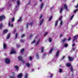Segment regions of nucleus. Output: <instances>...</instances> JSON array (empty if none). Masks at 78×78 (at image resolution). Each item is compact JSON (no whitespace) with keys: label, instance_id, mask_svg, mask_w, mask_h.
<instances>
[{"label":"nucleus","instance_id":"1","mask_svg":"<svg viewBox=\"0 0 78 78\" xmlns=\"http://www.w3.org/2000/svg\"><path fill=\"white\" fill-rule=\"evenodd\" d=\"M12 23L11 20H9L8 24L9 27H11V28L13 27V24H12Z\"/></svg>","mask_w":78,"mask_h":78},{"label":"nucleus","instance_id":"2","mask_svg":"<svg viewBox=\"0 0 78 78\" xmlns=\"http://www.w3.org/2000/svg\"><path fill=\"white\" fill-rule=\"evenodd\" d=\"M5 62L6 64H9L10 63V59L8 58H7L5 59Z\"/></svg>","mask_w":78,"mask_h":78},{"label":"nucleus","instance_id":"3","mask_svg":"<svg viewBox=\"0 0 78 78\" xmlns=\"http://www.w3.org/2000/svg\"><path fill=\"white\" fill-rule=\"evenodd\" d=\"M16 3L17 4V5L15 7L16 9H17L18 7H19V5H20V1L19 0L17 1Z\"/></svg>","mask_w":78,"mask_h":78},{"label":"nucleus","instance_id":"4","mask_svg":"<svg viewBox=\"0 0 78 78\" xmlns=\"http://www.w3.org/2000/svg\"><path fill=\"white\" fill-rule=\"evenodd\" d=\"M78 35L75 36L74 37L73 39V42H75V40H77V39H78Z\"/></svg>","mask_w":78,"mask_h":78},{"label":"nucleus","instance_id":"5","mask_svg":"<svg viewBox=\"0 0 78 78\" xmlns=\"http://www.w3.org/2000/svg\"><path fill=\"white\" fill-rule=\"evenodd\" d=\"M59 51H60L59 50H58L55 54V56L57 58H58V57L59 56Z\"/></svg>","mask_w":78,"mask_h":78},{"label":"nucleus","instance_id":"6","mask_svg":"<svg viewBox=\"0 0 78 78\" xmlns=\"http://www.w3.org/2000/svg\"><path fill=\"white\" fill-rule=\"evenodd\" d=\"M5 16L3 15L0 16V21H2V20L5 19Z\"/></svg>","mask_w":78,"mask_h":78},{"label":"nucleus","instance_id":"7","mask_svg":"<svg viewBox=\"0 0 78 78\" xmlns=\"http://www.w3.org/2000/svg\"><path fill=\"white\" fill-rule=\"evenodd\" d=\"M16 53V52L15 51L12 50L11 51L10 54H14V53Z\"/></svg>","mask_w":78,"mask_h":78},{"label":"nucleus","instance_id":"8","mask_svg":"<svg viewBox=\"0 0 78 78\" xmlns=\"http://www.w3.org/2000/svg\"><path fill=\"white\" fill-rule=\"evenodd\" d=\"M3 48L4 49H6V47H7V45H6L5 43H3Z\"/></svg>","mask_w":78,"mask_h":78},{"label":"nucleus","instance_id":"9","mask_svg":"<svg viewBox=\"0 0 78 78\" xmlns=\"http://www.w3.org/2000/svg\"><path fill=\"white\" fill-rule=\"evenodd\" d=\"M22 73H20V74L19 75H18L17 76L18 78H22Z\"/></svg>","mask_w":78,"mask_h":78},{"label":"nucleus","instance_id":"10","mask_svg":"<svg viewBox=\"0 0 78 78\" xmlns=\"http://www.w3.org/2000/svg\"><path fill=\"white\" fill-rule=\"evenodd\" d=\"M64 6L66 11H67V10H68V9L67 8V5L66 4H64Z\"/></svg>","mask_w":78,"mask_h":78},{"label":"nucleus","instance_id":"11","mask_svg":"<svg viewBox=\"0 0 78 78\" xmlns=\"http://www.w3.org/2000/svg\"><path fill=\"white\" fill-rule=\"evenodd\" d=\"M33 24V23H31L30 24L29 23H27L26 25V28H28V26L30 25H31Z\"/></svg>","mask_w":78,"mask_h":78},{"label":"nucleus","instance_id":"12","mask_svg":"<svg viewBox=\"0 0 78 78\" xmlns=\"http://www.w3.org/2000/svg\"><path fill=\"white\" fill-rule=\"evenodd\" d=\"M53 50V48H51L49 51V54L51 53Z\"/></svg>","mask_w":78,"mask_h":78},{"label":"nucleus","instance_id":"13","mask_svg":"<svg viewBox=\"0 0 78 78\" xmlns=\"http://www.w3.org/2000/svg\"><path fill=\"white\" fill-rule=\"evenodd\" d=\"M43 21H44V19H42L41 20H40V25H42L43 22Z\"/></svg>","mask_w":78,"mask_h":78},{"label":"nucleus","instance_id":"14","mask_svg":"<svg viewBox=\"0 0 78 78\" xmlns=\"http://www.w3.org/2000/svg\"><path fill=\"white\" fill-rule=\"evenodd\" d=\"M58 23V20H57L55 21V27H56L57 26Z\"/></svg>","mask_w":78,"mask_h":78},{"label":"nucleus","instance_id":"15","mask_svg":"<svg viewBox=\"0 0 78 78\" xmlns=\"http://www.w3.org/2000/svg\"><path fill=\"white\" fill-rule=\"evenodd\" d=\"M43 6H44V4L41 3L40 6V9L41 10L42 9V8H43Z\"/></svg>","mask_w":78,"mask_h":78},{"label":"nucleus","instance_id":"16","mask_svg":"<svg viewBox=\"0 0 78 78\" xmlns=\"http://www.w3.org/2000/svg\"><path fill=\"white\" fill-rule=\"evenodd\" d=\"M68 59H69V61H72V60H73V58L70 57H69Z\"/></svg>","mask_w":78,"mask_h":78},{"label":"nucleus","instance_id":"17","mask_svg":"<svg viewBox=\"0 0 78 78\" xmlns=\"http://www.w3.org/2000/svg\"><path fill=\"white\" fill-rule=\"evenodd\" d=\"M7 32H8V30H4V31H3V33H4V34H5V33H6Z\"/></svg>","mask_w":78,"mask_h":78},{"label":"nucleus","instance_id":"18","mask_svg":"<svg viewBox=\"0 0 78 78\" xmlns=\"http://www.w3.org/2000/svg\"><path fill=\"white\" fill-rule=\"evenodd\" d=\"M26 66L27 67H30V64L28 63H27L26 64Z\"/></svg>","mask_w":78,"mask_h":78},{"label":"nucleus","instance_id":"19","mask_svg":"<svg viewBox=\"0 0 78 78\" xmlns=\"http://www.w3.org/2000/svg\"><path fill=\"white\" fill-rule=\"evenodd\" d=\"M7 8V7H4V8H2L1 9V11H3V10H5Z\"/></svg>","mask_w":78,"mask_h":78},{"label":"nucleus","instance_id":"20","mask_svg":"<svg viewBox=\"0 0 78 78\" xmlns=\"http://www.w3.org/2000/svg\"><path fill=\"white\" fill-rule=\"evenodd\" d=\"M62 9H63V7H62L60 9V13H61L62 11Z\"/></svg>","mask_w":78,"mask_h":78},{"label":"nucleus","instance_id":"21","mask_svg":"<svg viewBox=\"0 0 78 78\" xmlns=\"http://www.w3.org/2000/svg\"><path fill=\"white\" fill-rule=\"evenodd\" d=\"M3 27V23H1V24H0V29H1Z\"/></svg>","mask_w":78,"mask_h":78},{"label":"nucleus","instance_id":"22","mask_svg":"<svg viewBox=\"0 0 78 78\" xmlns=\"http://www.w3.org/2000/svg\"><path fill=\"white\" fill-rule=\"evenodd\" d=\"M44 47H41V51L42 53L44 52Z\"/></svg>","mask_w":78,"mask_h":78},{"label":"nucleus","instance_id":"23","mask_svg":"<svg viewBox=\"0 0 78 78\" xmlns=\"http://www.w3.org/2000/svg\"><path fill=\"white\" fill-rule=\"evenodd\" d=\"M66 66L67 67H71V65L70 63H67L66 64Z\"/></svg>","mask_w":78,"mask_h":78},{"label":"nucleus","instance_id":"24","mask_svg":"<svg viewBox=\"0 0 78 78\" xmlns=\"http://www.w3.org/2000/svg\"><path fill=\"white\" fill-rule=\"evenodd\" d=\"M15 69H16V70H19V67H18V66H15Z\"/></svg>","mask_w":78,"mask_h":78},{"label":"nucleus","instance_id":"25","mask_svg":"<svg viewBox=\"0 0 78 78\" xmlns=\"http://www.w3.org/2000/svg\"><path fill=\"white\" fill-rule=\"evenodd\" d=\"M18 59H19L20 61H22V57H21V56H20L18 57Z\"/></svg>","mask_w":78,"mask_h":78},{"label":"nucleus","instance_id":"26","mask_svg":"<svg viewBox=\"0 0 78 78\" xmlns=\"http://www.w3.org/2000/svg\"><path fill=\"white\" fill-rule=\"evenodd\" d=\"M22 17H20L19 20H18V22H21V21H22Z\"/></svg>","mask_w":78,"mask_h":78},{"label":"nucleus","instance_id":"27","mask_svg":"<svg viewBox=\"0 0 78 78\" xmlns=\"http://www.w3.org/2000/svg\"><path fill=\"white\" fill-rule=\"evenodd\" d=\"M19 36V35L18 34L16 33V34H15V39H17V36Z\"/></svg>","mask_w":78,"mask_h":78},{"label":"nucleus","instance_id":"28","mask_svg":"<svg viewBox=\"0 0 78 78\" xmlns=\"http://www.w3.org/2000/svg\"><path fill=\"white\" fill-rule=\"evenodd\" d=\"M60 24V25H61V26H62V24H63V22L62 21H61Z\"/></svg>","mask_w":78,"mask_h":78},{"label":"nucleus","instance_id":"29","mask_svg":"<svg viewBox=\"0 0 78 78\" xmlns=\"http://www.w3.org/2000/svg\"><path fill=\"white\" fill-rule=\"evenodd\" d=\"M70 69L71 72H73V68L72 67V66L70 67Z\"/></svg>","mask_w":78,"mask_h":78},{"label":"nucleus","instance_id":"30","mask_svg":"<svg viewBox=\"0 0 78 78\" xmlns=\"http://www.w3.org/2000/svg\"><path fill=\"white\" fill-rule=\"evenodd\" d=\"M12 20V23H13V22H14V18H12L11 20Z\"/></svg>","mask_w":78,"mask_h":78},{"label":"nucleus","instance_id":"31","mask_svg":"<svg viewBox=\"0 0 78 78\" xmlns=\"http://www.w3.org/2000/svg\"><path fill=\"white\" fill-rule=\"evenodd\" d=\"M9 37H10V34H9L7 36V39H9Z\"/></svg>","mask_w":78,"mask_h":78},{"label":"nucleus","instance_id":"32","mask_svg":"<svg viewBox=\"0 0 78 78\" xmlns=\"http://www.w3.org/2000/svg\"><path fill=\"white\" fill-rule=\"evenodd\" d=\"M36 58H37V59H39V55H38V54H36Z\"/></svg>","mask_w":78,"mask_h":78},{"label":"nucleus","instance_id":"33","mask_svg":"<svg viewBox=\"0 0 78 78\" xmlns=\"http://www.w3.org/2000/svg\"><path fill=\"white\" fill-rule=\"evenodd\" d=\"M68 46V44H64V47H67Z\"/></svg>","mask_w":78,"mask_h":78},{"label":"nucleus","instance_id":"34","mask_svg":"<svg viewBox=\"0 0 78 78\" xmlns=\"http://www.w3.org/2000/svg\"><path fill=\"white\" fill-rule=\"evenodd\" d=\"M66 38H65L63 39L62 41V42H64L66 41Z\"/></svg>","mask_w":78,"mask_h":78},{"label":"nucleus","instance_id":"35","mask_svg":"<svg viewBox=\"0 0 78 78\" xmlns=\"http://www.w3.org/2000/svg\"><path fill=\"white\" fill-rule=\"evenodd\" d=\"M62 69H59V72L60 73H62Z\"/></svg>","mask_w":78,"mask_h":78},{"label":"nucleus","instance_id":"36","mask_svg":"<svg viewBox=\"0 0 78 78\" xmlns=\"http://www.w3.org/2000/svg\"><path fill=\"white\" fill-rule=\"evenodd\" d=\"M24 77L25 78H28V74H26L24 76Z\"/></svg>","mask_w":78,"mask_h":78},{"label":"nucleus","instance_id":"37","mask_svg":"<svg viewBox=\"0 0 78 78\" xmlns=\"http://www.w3.org/2000/svg\"><path fill=\"white\" fill-rule=\"evenodd\" d=\"M39 41H40V39H39L38 41L37 42V43L36 44V45H37L38 44H39Z\"/></svg>","mask_w":78,"mask_h":78},{"label":"nucleus","instance_id":"38","mask_svg":"<svg viewBox=\"0 0 78 78\" xmlns=\"http://www.w3.org/2000/svg\"><path fill=\"white\" fill-rule=\"evenodd\" d=\"M12 74L13 76H15V73L14 72H12Z\"/></svg>","mask_w":78,"mask_h":78},{"label":"nucleus","instance_id":"39","mask_svg":"<svg viewBox=\"0 0 78 78\" xmlns=\"http://www.w3.org/2000/svg\"><path fill=\"white\" fill-rule=\"evenodd\" d=\"M24 51V49H21V53H23V51Z\"/></svg>","mask_w":78,"mask_h":78},{"label":"nucleus","instance_id":"40","mask_svg":"<svg viewBox=\"0 0 78 78\" xmlns=\"http://www.w3.org/2000/svg\"><path fill=\"white\" fill-rule=\"evenodd\" d=\"M51 19H52V16H51L50 17L49 19V21H50L51 20Z\"/></svg>","mask_w":78,"mask_h":78},{"label":"nucleus","instance_id":"41","mask_svg":"<svg viewBox=\"0 0 78 78\" xmlns=\"http://www.w3.org/2000/svg\"><path fill=\"white\" fill-rule=\"evenodd\" d=\"M49 42H51V38H49Z\"/></svg>","mask_w":78,"mask_h":78},{"label":"nucleus","instance_id":"42","mask_svg":"<svg viewBox=\"0 0 78 78\" xmlns=\"http://www.w3.org/2000/svg\"><path fill=\"white\" fill-rule=\"evenodd\" d=\"M36 40H34L32 42H31V44H34V43H35V42H36Z\"/></svg>","mask_w":78,"mask_h":78},{"label":"nucleus","instance_id":"43","mask_svg":"<svg viewBox=\"0 0 78 78\" xmlns=\"http://www.w3.org/2000/svg\"><path fill=\"white\" fill-rule=\"evenodd\" d=\"M74 15H72L71 16V18L70 19V20H72V19H73V16H74Z\"/></svg>","mask_w":78,"mask_h":78},{"label":"nucleus","instance_id":"44","mask_svg":"<svg viewBox=\"0 0 78 78\" xmlns=\"http://www.w3.org/2000/svg\"><path fill=\"white\" fill-rule=\"evenodd\" d=\"M53 74H51L50 76V78H52V77H53Z\"/></svg>","mask_w":78,"mask_h":78},{"label":"nucleus","instance_id":"45","mask_svg":"<svg viewBox=\"0 0 78 78\" xmlns=\"http://www.w3.org/2000/svg\"><path fill=\"white\" fill-rule=\"evenodd\" d=\"M46 54H46V53H45L43 54V58H44V56H46Z\"/></svg>","mask_w":78,"mask_h":78},{"label":"nucleus","instance_id":"46","mask_svg":"<svg viewBox=\"0 0 78 78\" xmlns=\"http://www.w3.org/2000/svg\"><path fill=\"white\" fill-rule=\"evenodd\" d=\"M62 16H61L59 18V20H61L62 19Z\"/></svg>","mask_w":78,"mask_h":78},{"label":"nucleus","instance_id":"47","mask_svg":"<svg viewBox=\"0 0 78 78\" xmlns=\"http://www.w3.org/2000/svg\"><path fill=\"white\" fill-rule=\"evenodd\" d=\"M78 11V9H76V10L74 11V13H75L76 11Z\"/></svg>","mask_w":78,"mask_h":78},{"label":"nucleus","instance_id":"48","mask_svg":"<svg viewBox=\"0 0 78 78\" xmlns=\"http://www.w3.org/2000/svg\"><path fill=\"white\" fill-rule=\"evenodd\" d=\"M24 41V40H23V39H22V40H20V42H23Z\"/></svg>","mask_w":78,"mask_h":78},{"label":"nucleus","instance_id":"49","mask_svg":"<svg viewBox=\"0 0 78 78\" xmlns=\"http://www.w3.org/2000/svg\"><path fill=\"white\" fill-rule=\"evenodd\" d=\"M25 37V34H23L22 35L21 37Z\"/></svg>","mask_w":78,"mask_h":78},{"label":"nucleus","instance_id":"50","mask_svg":"<svg viewBox=\"0 0 78 78\" xmlns=\"http://www.w3.org/2000/svg\"><path fill=\"white\" fill-rule=\"evenodd\" d=\"M29 59H30V61H31V60H32V57H30Z\"/></svg>","mask_w":78,"mask_h":78},{"label":"nucleus","instance_id":"51","mask_svg":"<svg viewBox=\"0 0 78 78\" xmlns=\"http://www.w3.org/2000/svg\"><path fill=\"white\" fill-rule=\"evenodd\" d=\"M30 3H31V1H29L28 4H27V5H30Z\"/></svg>","mask_w":78,"mask_h":78},{"label":"nucleus","instance_id":"52","mask_svg":"<svg viewBox=\"0 0 78 78\" xmlns=\"http://www.w3.org/2000/svg\"><path fill=\"white\" fill-rule=\"evenodd\" d=\"M42 17V15H41L40 16V19H41Z\"/></svg>","mask_w":78,"mask_h":78},{"label":"nucleus","instance_id":"53","mask_svg":"<svg viewBox=\"0 0 78 78\" xmlns=\"http://www.w3.org/2000/svg\"><path fill=\"white\" fill-rule=\"evenodd\" d=\"M16 47H17V48H19V47H20V45H16Z\"/></svg>","mask_w":78,"mask_h":78},{"label":"nucleus","instance_id":"54","mask_svg":"<svg viewBox=\"0 0 78 78\" xmlns=\"http://www.w3.org/2000/svg\"><path fill=\"white\" fill-rule=\"evenodd\" d=\"M75 43H73V44L72 45V47H74V46H75Z\"/></svg>","mask_w":78,"mask_h":78},{"label":"nucleus","instance_id":"55","mask_svg":"<svg viewBox=\"0 0 78 78\" xmlns=\"http://www.w3.org/2000/svg\"><path fill=\"white\" fill-rule=\"evenodd\" d=\"M33 35L31 34L30 36V37H33Z\"/></svg>","mask_w":78,"mask_h":78},{"label":"nucleus","instance_id":"56","mask_svg":"<svg viewBox=\"0 0 78 78\" xmlns=\"http://www.w3.org/2000/svg\"><path fill=\"white\" fill-rule=\"evenodd\" d=\"M71 39V38L70 37H69L68 41H70V40Z\"/></svg>","mask_w":78,"mask_h":78},{"label":"nucleus","instance_id":"57","mask_svg":"<svg viewBox=\"0 0 78 78\" xmlns=\"http://www.w3.org/2000/svg\"><path fill=\"white\" fill-rule=\"evenodd\" d=\"M65 58V57L64 56H63L62 58V59H63Z\"/></svg>","mask_w":78,"mask_h":78},{"label":"nucleus","instance_id":"58","mask_svg":"<svg viewBox=\"0 0 78 78\" xmlns=\"http://www.w3.org/2000/svg\"><path fill=\"white\" fill-rule=\"evenodd\" d=\"M47 34H48V33L46 32V33L45 34V35H44V36H46V35H47Z\"/></svg>","mask_w":78,"mask_h":78},{"label":"nucleus","instance_id":"59","mask_svg":"<svg viewBox=\"0 0 78 78\" xmlns=\"http://www.w3.org/2000/svg\"><path fill=\"white\" fill-rule=\"evenodd\" d=\"M76 8H78V4L76 6Z\"/></svg>","mask_w":78,"mask_h":78},{"label":"nucleus","instance_id":"60","mask_svg":"<svg viewBox=\"0 0 78 78\" xmlns=\"http://www.w3.org/2000/svg\"><path fill=\"white\" fill-rule=\"evenodd\" d=\"M63 36V34H61L60 36H61V37H62V36Z\"/></svg>","mask_w":78,"mask_h":78},{"label":"nucleus","instance_id":"61","mask_svg":"<svg viewBox=\"0 0 78 78\" xmlns=\"http://www.w3.org/2000/svg\"><path fill=\"white\" fill-rule=\"evenodd\" d=\"M10 78H15L14 77H12V76H10Z\"/></svg>","mask_w":78,"mask_h":78},{"label":"nucleus","instance_id":"62","mask_svg":"<svg viewBox=\"0 0 78 78\" xmlns=\"http://www.w3.org/2000/svg\"><path fill=\"white\" fill-rule=\"evenodd\" d=\"M16 0H12V1H16Z\"/></svg>","mask_w":78,"mask_h":78},{"label":"nucleus","instance_id":"63","mask_svg":"<svg viewBox=\"0 0 78 78\" xmlns=\"http://www.w3.org/2000/svg\"><path fill=\"white\" fill-rule=\"evenodd\" d=\"M40 2H41L42 0H40Z\"/></svg>","mask_w":78,"mask_h":78},{"label":"nucleus","instance_id":"64","mask_svg":"<svg viewBox=\"0 0 78 78\" xmlns=\"http://www.w3.org/2000/svg\"><path fill=\"white\" fill-rule=\"evenodd\" d=\"M77 23H78V21H77Z\"/></svg>","mask_w":78,"mask_h":78}]
</instances>
